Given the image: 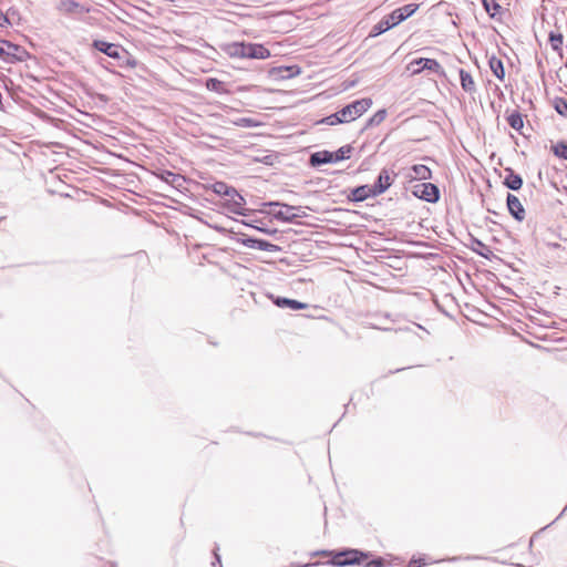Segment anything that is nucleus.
Returning <instances> with one entry per match:
<instances>
[{
	"mask_svg": "<svg viewBox=\"0 0 567 567\" xmlns=\"http://www.w3.org/2000/svg\"><path fill=\"white\" fill-rule=\"evenodd\" d=\"M320 122L324 123L327 125H331V126L344 123V121L342 120V116H341V110L334 114H331V115L322 118Z\"/></svg>",
	"mask_w": 567,
	"mask_h": 567,
	"instance_id": "28",
	"label": "nucleus"
},
{
	"mask_svg": "<svg viewBox=\"0 0 567 567\" xmlns=\"http://www.w3.org/2000/svg\"><path fill=\"white\" fill-rule=\"evenodd\" d=\"M322 556H330L331 564L333 566H349V565H360L362 561H365L369 558L368 553L360 551L358 549H347L342 551H327L323 550L320 553Z\"/></svg>",
	"mask_w": 567,
	"mask_h": 567,
	"instance_id": "2",
	"label": "nucleus"
},
{
	"mask_svg": "<svg viewBox=\"0 0 567 567\" xmlns=\"http://www.w3.org/2000/svg\"><path fill=\"white\" fill-rule=\"evenodd\" d=\"M506 120L509 126L518 132L524 127L523 115L517 111H513L512 113H509Z\"/></svg>",
	"mask_w": 567,
	"mask_h": 567,
	"instance_id": "21",
	"label": "nucleus"
},
{
	"mask_svg": "<svg viewBox=\"0 0 567 567\" xmlns=\"http://www.w3.org/2000/svg\"><path fill=\"white\" fill-rule=\"evenodd\" d=\"M334 162L333 154L329 152H318L311 156L312 164H326Z\"/></svg>",
	"mask_w": 567,
	"mask_h": 567,
	"instance_id": "23",
	"label": "nucleus"
},
{
	"mask_svg": "<svg viewBox=\"0 0 567 567\" xmlns=\"http://www.w3.org/2000/svg\"><path fill=\"white\" fill-rule=\"evenodd\" d=\"M413 194L430 203H434L439 199V188L432 183H421L415 185Z\"/></svg>",
	"mask_w": 567,
	"mask_h": 567,
	"instance_id": "6",
	"label": "nucleus"
},
{
	"mask_svg": "<svg viewBox=\"0 0 567 567\" xmlns=\"http://www.w3.org/2000/svg\"><path fill=\"white\" fill-rule=\"evenodd\" d=\"M96 50L103 52L110 58L120 59L122 51H124L118 44L109 43L103 40H95L92 44Z\"/></svg>",
	"mask_w": 567,
	"mask_h": 567,
	"instance_id": "7",
	"label": "nucleus"
},
{
	"mask_svg": "<svg viewBox=\"0 0 567 567\" xmlns=\"http://www.w3.org/2000/svg\"><path fill=\"white\" fill-rule=\"evenodd\" d=\"M555 109L556 111L563 115V116H566L567 115V102L563 99H557L555 101Z\"/></svg>",
	"mask_w": 567,
	"mask_h": 567,
	"instance_id": "33",
	"label": "nucleus"
},
{
	"mask_svg": "<svg viewBox=\"0 0 567 567\" xmlns=\"http://www.w3.org/2000/svg\"><path fill=\"white\" fill-rule=\"evenodd\" d=\"M372 103L373 102L370 97L353 101L341 109L342 120L344 123H350L359 118L372 106Z\"/></svg>",
	"mask_w": 567,
	"mask_h": 567,
	"instance_id": "3",
	"label": "nucleus"
},
{
	"mask_svg": "<svg viewBox=\"0 0 567 567\" xmlns=\"http://www.w3.org/2000/svg\"><path fill=\"white\" fill-rule=\"evenodd\" d=\"M270 51L259 43H250V59H268Z\"/></svg>",
	"mask_w": 567,
	"mask_h": 567,
	"instance_id": "18",
	"label": "nucleus"
},
{
	"mask_svg": "<svg viewBox=\"0 0 567 567\" xmlns=\"http://www.w3.org/2000/svg\"><path fill=\"white\" fill-rule=\"evenodd\" d=\"M551 151L556 156L567 159V144L557 143L556 145L551 146Z\"/></svg>",
	"mask_w": 567,
	"mask_h": 567,
	"instance_id": "29",
	"label": "nucleus"
},
{
	"mask_svg": "<svg viewBox=\"0 0 567 567\" xmlns=\"http://www.w3.org/2000/svg\"><path fill=\"white\" fill-rule=\"evenodd\" d=\"M393 183V178L389 171L382 169L379 174L378 181L373 186L375 193L379 195L383 194Z\"/></svg>",
	"mask_w": 567,
	"mask_h": 567,
	"instance_id": "11",
	"label": "nucleus"
},
{
	"mask_svg": "<svg viewBox=\"0 0 567 567\" xmlns=\"http://www.w3.org/2000/svg\"><path fill=\"white\" fill-rule=\"evenodd\" d=\"M483 6L491 17L497 16L502 9L496 0H483Z\"/></svg>",
	"mask_w": 567,
	"mask_h": 567,
	"instance_id": "24",
	"label": "nucleus"
},
{
	"mask_svg": "<svg viewBox=\"0 0 567 567\" xmlns=\"http://www.w3.org/2000/svg\"><path fill=\"white\" fill-rule=\"evenodd\" d=\"M504 184L506 187L518 190L523 185V179L518 174H515L513 171L508 169L507 175L504 178Z\"/></svg>",
	"mask_w": 567,
	"mask_h": 567,
	"instance_id": "17",
	"label": "nucleus"
},
{
	"mask_svg": "<svg viewBox=\"0 0 567 567\" xmlns=\"http://www.w3.org/2000/svg\"><path fill=\"white\" fill-rule=\"evenodd\" d=\"M488 64H489V69L493 72V74L499 81H504V79H505V69H504L503 61L501 59H498L497 56L493 55V56H491V59L488 61Z\"/></svg>",
	"mask_w": 567,
	"mask_h": 567,
	"instance_id": "15",
	"label": "nucleus"
},
{
	"mask_svg": "<svg viewBox=\"0 0 567 567\" xmlns=\"http://www.w3.org/2000/svg\"><path fill=\"white\" fill-rule=\"evenodd\" d=\"M257 239L254 238H245L241 240V244L249 248H256Z\"/></svg>",
	"mask_w": 567,
	"mask_h": 567,
	"instance_id": "36",
	"label": "nucleus"
},
{
	"mask_svg": "<svg viewBox=\"0 0 567 567\" xmlns=\"http://www.w3.org/2000/svg\"><path fill=\"white\" fill-rule=\"evenodd\" d=\"M408 177L410 181H427L431 179L432 172L427 166L417 164L412 166Z\"/></svg>",
	"mask_w": 567,
	"mask_h": 567,
	"instance_id": "12",
	"label": "nucleus"
},
{
	"mask_svg": "<svg viewBox=\"0 0 567 567\" xmlns=\"http://www.w3.org/2000/svg\"><path fill=\"white\" fill-rule=\"evenodd\" d=\"M226 52L231 58L250 59V43L234 42L227 45Z\"/></svg>",
	"mask_w": 567,
	"mask_h": 567,
	"instance_id": "8",
	"label": "nucleus"
},
{
	"mask_svg": "<svg viewBox=\"0 0 567 567\" xmlns=\"http://www.w3.org/2000/svg\"><path fill=\"white\" fill-rule=\"evenodd\" d=\"M419 9V4L410 3L405 4L401 8L393 10L390 14L385 16L382 20H380L373 28L370 33L371 37H377L379 34L384 33L391 28L398 25L402 21L406 20Z\"/></svg>",
	"mask_w": 567,
	"mask_h": 567,
	"instance_id": "1",
	"label": "nucleus"
},
{
	"mask_svg": "<svg viewBox=\"0 0 567 567\" xmlns=\"http://www.w3.org/2000/svg\"><path fill=\"white\" fill-rule=\"evenodd\" d=\"M275 303L278 307H288L293 310L306 309L308 307L307 303H303V302H300V301L293 300V299H288V298H278L275 301Z\"/></svg>",
	"mask_w": 567,
	"mask_h": 567,
	"instance_id": "20",
	"label": "nucleus"
},
{
	"mask_svg": "<svg viewBox=\"0 0 567 567\" xmlns=\"http://www.w3.org/2000/svg\"><path fill=\"white\" fill-rule=\"evenodd\" d=\"M426 563H425V559L424 558H412L410 561H409V565L408 567H422L424 566Z\"/></svg>",
	"mask_w": 567,
	"mask_h": 567,
	"instance_id": "34",
	"label": "nucleus"
},
{
	"mask_svg": "<svg viewBox=\"0 0 567 567\" xmlns=\"http://www.w3.org/2000/svg\"><path fill=\"white\" fill-rule=\"evenodd\" d=\"M268 206H274V207H278L279 209H272L271 210V214L278 218V219H282V220H290L292 217H295L296 215L292 213V207L291 206H288V205H280L278 203H269L267 204Z\"/></svg>",
	"mask_w": 567,
	"mask_h": 567,
	"instance_id": "13",
	"label": "nucleus"
},
{
	"mask_svg": "<svg viewBox=\"0 0 567 567\" xmlns=\"http://www.w3.org/2000/svg\"><path fill=\"white\" fill-rule=\"evenodd\" d=\"M8 23H9V20L7 18V16L2 11H0V27H4Z\"/></svg>",
	"mask_w": 567,
	"mask_h": 567,
	"instance_id": "37",
	"label": "nucleus"
},
{
	"mask_svg": "<svg viewBox=\"0 0 567 567\" xmlns=\"http://www.w3.org/2000/svg\"><path fill=\"white\" fill-rule=\"evenodd\" d=\"M386 117V111L380 110L377 113H374L368 121V126H378L380 125Z\"/></svg>",
	"mask_w": 567,
	"mask_h": 567,
	"instance_id": "26",
	"label": "nucleus"
},
{
	"mask_svg": "<svg viewBox=\"0 0 567 567\" xmlns=\"http://www.w3.org/2000/svg\"><path fill=\"white\" fill-rule=\"evenodd\" d=\"M408 70L412 74H419L424 70H429L434 73H443L441 64L434 59L420 58L411 61L408 64Z\"/></svg>",
	"mask_w": 567,
	"mask_h": 567,
	"instance_id": "4",
	"label": "nucleus"
},
{
	"mask_svg": "<svg viewBox=\"0 0 567 567\" xmlns=\"http://www.w3.org/2000/svg\"><path fill=\"white\" fill-rule=\"evenodd\" d=\"M350 151H351V147L347 146V147L339 148L336 153H332L334 162L348 158Z\"/></svg>",
	"mask_w": 567,
	"mask_h": 567,
	"instance_id": "32",
	"label": "nucleus"
},
{
	"mask_svg": "<svg viewBox=\"0 0 567 567\" xmlns=\"http://www.w3.org/2000/svg\"><path fill=\"white\" fill-rule=\"evenodd\" d=\"M378 194L375 193L373 186L362 185L351 190L349 198L353 202H363L370 197H375Z\"/></svg>",
	"mask_w": 567,
	"mask_h": 567,
	"instance_id": "9",
	"label": "nucleus"
},
{
	"mask_svg": "<svg viewBox=\"0 0 567 567\" xmlns=\"http://www.w3.org/2000/svg\"><path fill=\"white\" fill-rule=\"evenodd\" d=\"M212 189L214 193L225 197L233 189V187L228 186L224 182H216L215 184L212 185Z\"/></svg>",
	"mask_w": 567,
	"mask_h": 567,
	"instance_id": "27",
	"label": "nucleus"
},
{
	"mask_svg": "<svg viewBox=\"0 0 567 567\" xmlns=\"http://www.w3.org/2000/svg\"><path fill=\"white\" fill-rule=\"evenodd\" d=\"M256 249L264 251H276L278 250V247L269 241L257 239Z\"/></svg>",
	"mask_w": 567,
	"mask_h": 567,
	"instance_id": "30",
	"label": "nucleus"
},
{
	"mask_svg": "<svg viewBox=\"0 0 567 567\" xmlns=\"http://www.w3.org/2000/svg\"><path fill=\"white\" fill-rule=\"evenodd\" d=\"M235 125L241 126V127H255V126H258L259 123L257 121H255L254 118L243 117V118H238L235 122Z\"/></svg>",
	"mask_w": 567,
	"mask_h": 567,
	"instance_id": "31",
	"label": "nucleus"
},
{
	"mask_svg": "<svg viewBox=\"0 0 567 567\" xmlns=\"http://www.w3.org/2000/svg\"><path fill=\"white\" fill-rule=\"evenodd\" d=\"M206 87L209 91H214V92H217L219 94H227V93H229V91L226 87L225 82H223V81H220L218 79H215V78H210V79H208L206 81Z\"/></svg>",
	"mask_w": 567,
	"mask_h": 567,
	"instance_id": "19",
	"label": "nucleus"
},
{
	"mask_svg": "<svg viewBox=\"0 0 567 567\" xmlns=\"http://www.w3.org/2000/svg\"><path fill=\"white\" fill-rule=\"evenodd\" d=\"M460 79H461L462 89L465 92H468V93L475 92V89H476L475 81H474L473 76L467 71H465L464 69H461L460 70Z\"/></svg>",
	"mask_w": 567,
	"mask_h": 567,
	"instance_id": "16",
	"label": "nucleus"
},
{
	"mask_svg": "<svg viewBox=\"0 0 567 567\" xmlns=\"http://www.w3.org/2000/svg\"><path fill=\"white\" fill-rule=\"evenodd\" d=\"M507 207L511 214L517 219L523 220L525 218V209L517 196L508 194Z\"/></svg>",
	"mask_w": 567,
	"mask_h": 567,
	"instance_id": "10",
	"label": "nucleus"
},
{
	"mask_svg": "<svg viewBox=\"0 0 567 567\" xmlns=\"http://www.w3.org/2000/svg\"><path fill=\"white\" fill-rule=\"evenodd\" d=\"M245 198L233 188L227 196L224 197L221 205L233 214L245 215Z\"/></svg>",
	"mask_w": 567,
	"mask_h": 567,
	"instance_id": "5",
	"label": "nucleus"
},
{
	"mask_svg": "<svg viewBox=\"0 0 567 567\" xmlns=\"http://www.w3.org/2000/svg\"><path fill=\"white\" fill-rule=\"evenodd\" d=\"M59 10L63 13L71 14L75 12H89V9H85L79 2L74 0H62L59 6Z\"/></svg>",
	"mask_w": 567,
	"mask_h": 567,
	"instance_id": "14",
	"label": "nucleus"
},
{
	"mask_svg": "<svg viewBox=\"0 0 567 567\" xmlns=\"http://www.w3.org/2000/svg\"><path fill=\"white\" fill-rule=\"evenodd\" d=\"M384 566V559L383 558H377L371 561H368L364 567H383Z\"/></svg>",
	"mask_w": 567,
	"mask_h": 567,
	"instance_id": "35",
	"label": "nucleus"
},
{
	"mask_svg": "<svg viewBox=\"0 0 567 567\" xmlns=\"http://www.w3.org/2000/svg\"><path fill=\"white\" fill-rule=\"evenodd\" d=\"M18 47L10 43L9 41H0V56L13 55V51H17Z\"/></svg>",
	"mask_w": 567,
	"mask_h": 567,
	"instance_id": "25",
	"label": "nucleus"
},
{
	"mask_svg": "<svg viewBox=\"0 0 567 567\" xmlns=\"http://www.w3.org/2000/svg\"><path fill=\"white\" fill-rule=\"evenodd\" d=\"M549 44L553 50L560 52L564 43V37L560 32L551 31L548 37Z\"/></svg>",
	"mask_w": 567,
	"mask_h": 567,
	"instance_id": "22",
	"label": "nucleus"
}]
</instances>
